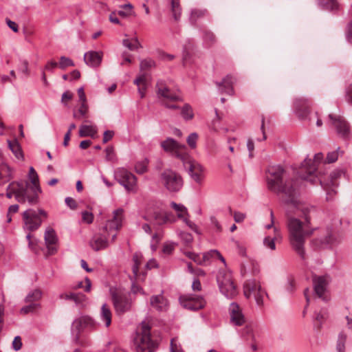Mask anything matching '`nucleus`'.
<instances>
[{
  "label": "nucleus",
  "mask_w": 352,
  "mask_h": 352,
  "mask_svg": "<svg viewBox=\"0 0 352 352\" xmlns=\"http://www.w3.org/2000/svg\"><path fill=\"white\" fill-rule=\"evenodd\" d=\"M267 188L270 190L283 195L287 204H296L299 199L298 180L289 178L287 170L280 165L270 166L266 172Z\"/></svg>",
  "instance_id": "f03ea898"
},
{
  "label": "nucleus",
  "mask_w": 352,
  "mask_h": 352,
  "mask_svg": "<svg viewBox=\"0 0 352 352\" xmlns=\"http://www.w3.org/2000/svg\"><path fill=\"white\" fill-rule=\"evenodd\" d=\"M122 10L118 12V14L122 17H126L131 13L132 6L130 3L118 4Z\"/></svg>",
  "instance_id": "37998d69"
},
{
  "label": "nucleus",
  "mask_w": 352,
  "mask_h": 352,
  "mask_svg": "<svg viewBox=\"0 0 352 352\" xmlns=\"http://www.w3.org/2000/svg\"><path fill=\"white\" fill-rule=\"evenodd\" d=\"M181 115L185 120H191L194 117L192 107L188 104H184L181 109Z\"/></svg>",
  "instance_id": "c03bdc74"
},
{
  "label": "nucleus",
  "mask_w": 352,
  "mask_h": 352,
  "mask_svg": "<svg viewBox=\"0 0 352 352\" xmlns=\"http://www.w3.org/2000/svg\"><path fill=\"white\" fill-rule=\"evenodd\" d=\"M217 280L221 293L228 298H233L239 292L232 278L231 273L226 270H220L217 276Z\"/></svg>",
  "instance_id": "6e6552de"
},
{
  "label": "nucleus",
  "mask_w": 352,
  "mask_h": 352,
  "mask_svg": "<svg viewBox=\"0 0 352 352\" xmlns=\"http://www.w3.org/2000/svg\"><path fill=\"white\" fill-rule=\"evenodd\" d=\"M97 133V128L94 124H82L79 129L80 137L94 138Z\"/></svg>",
  "instance_id": "72a5a7b5"
},
{
  "label": "nucleus",
  "mask_w": 352,
  "mask_h": 352,
  "mask_svg": "<svg viewBox=\"0 0 352 352\" xmlns=\"http://www.w3.org/2000/svg\"><path fill=\"white\" fill-rule=\"evenodd\" d=\"M85 283L86 285L84 287L82 281H79L76 285L72 287V289H80L84 288V290L87 292H90L91 287V283L90 279L88 277H86L85 279Z\"/></svg>",
  "instance_id": "3c124183"
},
{
  "label": "nucleus",
  "mask_w": 352,
  "mask_h": 352,
  "mask_svg": "<svg viewBox=\"0 0 352 352\" xmlns=\"http://www.w3.org/2000/svg\"><path fill=\"white\" fill-rule=\"evenodd\" d=\"M339 150L338 148L336 151L328 153L326 162L329 164L335 162L338 159Z\"/></svg>",
  "instance_id": "bf43d9fd"
},
{
  "label": "nucleus",
  "mask_w": 352,
  "mask_h": 352,
  "mask_svg": "<svg viewBox=\"0 0 352 352\" xmlns=\"http://www.w3.org/2000/svg\"><path fill=\"white\" fill-rule=\"evenodd\" d=\"M58 67V63H56L54 60H50L47 63V64L45 66L44 69L49 71V72H53L54 69Z\"/></svg>",
  "instance_id": "69168bd1"
},
{
  "label": "nucleus",
  "mask_w": 352,
  "mask_h": 352,
  "mask_svg": "<svg viewBox=\"0 0 352 352\" xmlns=\"http://www.w3.org/2000/svg\"><path fill=\"white\" fill-rule=\"evenodd\" d=\"M204 39L208 45H212L216 42L215 36L212 32L206 31L204 34Z\"/></svg>",
  "instance_id": "13d9d810"
},
{
  "label": "nucleus",
  "mask_w": 352,
  "mask_h": 352,
  "mask_svg": "<svg viewBox=\"0 0 352 352\" xmlns=\"http://www.w3.org/2000/svg\"><path fill=\"white\" fill-rule=\"evenodd\" d=\"M65 202L66 205L72 210H75L77 208V206H78L77 203L72 197H66Z\"/></svg>",
  "instance_id": "680f3d73"
},
{
  "label": "nucleus",
  "mask_w": 352,
  "mask_h": 352,
  "mask_svg": "<svg viewBox=\"0 0 352 352\" xmlns=\"http://www.w3.org/2000/svg\"><path fill=\"white\" fill-rule=\"evenodd\" d=\"M206 14V10L194 9L191 11L190 20L192 23H195L199 19L204 17Z\"/></svg>",
  "instance_id": "a18cd8bd"
},
{
  "label": "nucleus",
  "mask_w": 352,
  "mask_h": 352,
  "mask_svg": "<svg viewBox=\"0 0 352 352\" xmlns=\"http://www.w3.org/2000/svg\"><path fill=\"white\" fill-rule=\"evenodd\" d=\"M29 303V305L24 306L21 309L20 311L21 314H27L29 313H33L40 307L39 303Z\"/></svg>",
  "instance_id": "8fccbe9b"
},
{
  "label": "nucleus",
  "mask_w": 352,
  "mask_h": 352,
  "mask_svg": "<svg viewBox=\"0 0 352 352\" xmlns=\"http://www.w3.org/2000/svg\"><path fill=\"white\" fill-rule=\"evenodd\" d=\"M22 347V342L21 338L19 336H17L14 338L13 342H12V348L15 351H19Z\"/></svg>",
  "instance_id": "e2e57ef3"
},
{
  "label": "nucleus",
  "mask_w": 352,
  "mask_h": 352,
  "mask_svg": "<svg viewBox=\"0 0 352 352\" xmlns=\"http://www.w3.org/2000/svg\"><path fill=\"white\" fill-rule=\"evenodd\" d=\"M312 281L316 295L323 300H327V287L328 282L327 278L314 275Z\"/></svg>",
  "instance_id": "aec40b11"
},
{
  "label": "nucleus",
  "mask_w": 352,
  "mask_h": 352,
  "mask_svg": "<svg viewBox=\"0 0 352 352\" xmlns=\"http://www.w3.org/2000/svg\"><path fill=\"white\" fill-rule=\"evenodd\" d=\"M0 171L4 175L5 177H8V179L12 178V170L11 168L4 162L0 164Z\"/></svg>",
  "instance_id": "864d4df0"
},
{
  "label": "nucleus",
  "mask_w": 352,
  "mask_h": 352,
  "mask_svg": "<svg viewBox=\"0 0 352 352\" xmlns=\"http://www.w3.org/2000/svg\"><path fill=\"white\" fill-rule=\"evenodd\" d=\"M143 261V256L140 253H135L133 256V265L132 267L133 272V278L131 277V280L134 279L135 283H133L132 285V291L134 293L138 292L140 289L136 285V283L138 282L143 281L145 279L146 272L144 267H142V263ZM157 267L156 261L153 259L148 261L146 265L145 268L147 270L152 269L153 267Z\"/></svg>",
  "instance_id": "39448f33"
},
{
  "label": "nucleus",
  "mask_w": 352,
  "mask_h": 352,
  "mask_svg": "<svg viewBox=\"0 0 352 352\" xmlns=\"http://www.w3.org/2000/svg\"><path fill=\"white\" fill-rule=\"evenodd\" d=\"M186 168H188L192 178L197 184H201L204 179V168L200 164L192 160L188 155V159L183 162Z\"/></svg>",
  "instance_id": "a211bd4d"
},
{
  "label": "nucleus",
  "mask_w": 352,
  "mask_h": 352,
  "mask_svg": "<svg viewBox=\"0 0 352 352\" xmlns=\"http://www.w3.org/2000/svg\"><path fill=\"white\" fill-rule=\"evenodd\" d=\"M124 221V210L118 208L113 212L111 217V231H119L123 225Z\"/></svg>",
  "instance_id": "7c9ffc66"
},
{
  "label": "nucleus",
  "mask_w": 352,
  "mask_h": 352,
  "mask_svg": "<svg viewBox=\"0 0 352 352\" xmlns=\"http://www.w3.org/2000/svg\"><path fill=\"white\" fill-rule=\"evenodd\" d=\"M42 297V292L38 289H35L30 292L25 297V302L38 303V301Z\"/></svg>",
  "instance_id": "ea45409f"
},
{
  "label": "nucleus",
  "mask_w": 352,
  "mask_h": 352,
  "mask_svg": "<svg viewBox=\"0 0 352 352\" xmlns=\"http://www.w3.org/2000/svg\"><path fill=\"white\" fill-rule=\"evenodd\" d=\"M346 340V335L344 333H340L336 346L338 352H344Z\"/></svg>",
  "instance_id": "de8ad7c7"
},
{
  "label": "nucleus",
  "mask_w": 352,
  "mask_h": 352,
  "mask_svg": "<svg viewBox=\"0 0 352 352\" xmlns=\"http://www.w3.org/2000/svg\"><path fill=\"white\" fill-rule=\"evenodd\" d=\"M170 10L174 19L177 21L181 16L182 7L180 5V0H170Z\"/></svg>",
  "instance_id": "c9c22d12"
},
{
  "label": "nucleus",
  "mask_w": 352,
  "mask_h": 352,
  "mask_svg": "<svg viewBox=\"0 0 352 352\" xmlns=\"http://www.w3.org/2000/svg\"><path fill=\"white\" fill-rule=\"evenodd\" d=\"M28 182L19 181L23 186H25V192L30 196V204L35 205L39 201L38 195L42 192L39 184V178L34 167L30 166L28 173Z\"/></svg>",
  "instance_id": "1a4fd4ad"
},
{
  "label": "nucleus",
  "mask_w": 352,
  "mask_h": 352,
  "mask_svg": "<svg viewBox=\"0 0 352 352\" xmlns=\"http://www.w3.org/2000/svg\"><path fill=\"white\" fill-rule=\"evenodd\" d=\"M97 324V322L89 316H82L75 319L72 323V329L74 343L82 347L87 346L89 344V341L81 335V333L85 330H94Z\"/></svg>",
  "instance_id": "7ed1b4c3"
},
{
  "label": "nucleus",
  "mask_w": 352,
  "mask_h": 352,
  "mask_svg": "<svg viewBox=\"0 0 352 352\" xmlns=\"http://www.w3.org/2000/svg\"><path fill=\"white\" fill-rule=\"evenodd\" d=\"M129 296V293L123 289L116 288L111 291V301L117 316H120L130 310L131 302Z\"/></svg>",
  "instance_id": "9d476101"
},
{
  "label": "nucleus",
  "mask_w": 352,
  "mask_h": 352,
  "mask_svg": "<svg viewBox=\"0 0 352 352\" xmlns=\"http://www.w3.org/2000/svg\"><path fill=\"white\" fill-rule=\"evenodd\" d=\"M150 331L148 322H142L134 340L136 352H154L157 348L158 344L151 338Z\"/></svg>",
  "instance_id": "20e7f679"
},
{
  "label": "nucleus",
  "mask_w": 352,
  "mask_h": 352,
  "mask_svg": "<svg viewBox=\"0 0 352 352\" xmlns=\"http://www.w3.org/2000/svg\"><path fill=\"white\" fill-rule=\"evenodd\" d=\"M232 84V77L227 76L221 82L218 83L217 85L221 92L231 95L233 91Z\"/></svg>",
  "instance_id": "473e14b6"
},
{
  "label": "nucleus",
  "mask_w": 352,
  "mask_h": 352,
  "mask_svg": "<svg viewBox=\"0 0 352 352\" xmlns=\"http://www.w3.org/2000/svg\"><path fill=\"white\" fill-rule=\"evenodd\" d=\"M155 67V62L151 58L142 60L140 65V74L148 73V72Z\"/></svg>",
  "instance_id": "58836bf2"
},
{
  "label": "nucleus",
  "mask_w": 352,
  "mask_h": 352,
  "mask_svg": "<svg viewBox=\"0 0 352 352\" xmlns=\"http://www.w3.org/2000/svg\"><path fill=\"white\" fill-rule=\"evenodd\" d=\"M8 144L9 148L12 151V152L17 159L23 158V152L21 146L17 140H14L13 141H11L8 140Z\"/></svg>",
  "instance_id": "e433bc0d"
},
{
  "label": "nucleus",
  "mask_w": 352,
  "mask_h": 352,
  "mask_svg": "<svg viewBox=\"0 0 352 352\" xmlns=\"http://www.w3.org/2000/svg\"><path fill=\"white\" fill-rule=\"evenodd\" d=\"M47 213L43 209H28L22 214L23 228L29 232L35 231L41 227L43 219H47Z\"/></svg>",
  "instance_id": "423d86ee"
},
{
  "label": "nucleus",
  "mask_w": 352,
  "mask_h": 352,
  "mask_svg": "<svg viewBox=\"0 0 352 352\" xmlns=\"http://www.w3.org/2000/svg\"><path fill=\"white\" fill-rule=\"evenodd\" d=\"M161 146L166 152L170 153L173 155L185 162L188 159V153L186 146L179 144L173 138H168L161 142Z\"/></svg>",
  "instance_id": "4468645a"
},
{
  "label": "nucleus",
  "mask_w": 352,
  "mask_h": 352,
  "mask_svg": "<svg viewBox=\"0 0 352 352\" xmlns=\"http://www.w3.org/2000/svg\"><path fill=\"white\" fill-rule=\"evenodd\" d=\"M265 291L261 288L259 282L255 279H250L245 281L243 285V294L247 298H250L251 296L254 298L258 306L263 304V296Z\"/></svg>",
  "instance_id": "ddd939ff"
},
{
  "label": "nucleus",
  "mask_w": 352,
  "mask_h": 352,
  "mask_svg": "<svg viewBox=\"0 0 352 352\" xmlns=\"http://www.w3.org/2000/svg\"><path fill=\"white\" fill-rule=\"evenodd\" d=\"M6 195L8 199L14 197L19 203L23 204L28 201L30 204V196L25 192V186L19 182H12L6 188Z\"/></svg>",
  "instance_id": "2eb2a0df"
},
{
  "label": "nucleus",
  "mask_w": 352,
  "mask_h": 352,
  "mask_svg": "<svg viewBox=\"0 0 352 352\" xmlns=\"http://www.w3.org/2000/svg\"><path fill=\"white\" fill-rule=\"evenodd\" d=\"M101 318L105 320L106 326L110 325V309L106 303L103 304L101 308Z\"/></svg>",
  "instance_id": "09e8293b"
},
{
  "label": "nucleus",
  "mask_w": 352,
  "mask_h": 352,
  "mask_svg": "<svg viewBox=\"0 0 352 352\" xmlns=\"http://www.w3.org/2000/svg\"><path fill=\"white\" fill-rule=\"evenodd\" d=\"M283 239V236L280 230L278 228H274L273 230V234H267L265 236L263 241V244L265 248L271 251L276 250V243H280Z\"/></svg>",
  "instance_id": "b1692460"
},
{
  "label": "nucleus",
  "mask_w": 352,
  "mask_h": 352,
  "mask_svg": "<svg viewBox=\"0 0 352 352\" xmlns=\"http://www.w3.org/2000/svg\"><path fill=\"white\" fill-rule=\"evenodd\" d=\"M322 159L323 155L320 153L314 155V160L306 159L300 168L301 173H303L301 175L302 178L309 180L313 184H316V179L318 178L317 167Z\"/></svg>",
  "instance_id": "9b49d317"
},
{
  "label": "nucleus",
  "mask_w": 352,
  "mask_h": 352,
  "mask_svg": "<svg viewBox=\"0 0 352 352\" xmlns=\"http://www.w3.org/2000/svg\"><path fill=\"white\" fill-rule=\"evenodd\" d=\"M115 179L124 187L129 192H136L138 190L136 177L124 168H118L114 173Z\"/></svg>",
  "instance_id": "f8f14e48"
},
{
  "label": "nucleus",
  "mask_w": 352,
  "mask_h": 352,
  "mask_svg": "<svg viewBox=\"0 0 352 352\" xmlns=\"http://www.w3.org/2000/svg\"><path fill=\"white\" fill-rule=\"evenodd\" d=\"M89 107L86 102H80V106L77 110L74 111V118L78 120L87 118L88 114Z\"/></svg>",
  "instance_id": "f704fd0d"
},
{
  "label": "nucleus",
  "mask_w": 352,
  "mask_h": 352,
  "mask_svg": "<svg viewBox=\"0 0 352 352\" xmlns=\"http://www.w3.org/2000/svg\"><path fill=\"white\" fill-rule=\"evenodd\" d=\"M198 140V135L196 133H192L187 138V143L191 148H195L197 146V141Z\"/></svg>",
  "instance_id": "6e6d98bb"
},
{
  "label": "nucleus",
  "mask_w": 352,
  "mask_h": 352,
  "mask_svg": "<svg viewBox=\"0 0 352 352\" xmlns=\"http://www.w3.org/2000/svg\"><path fill=\"white\" fill-rule=\"evenodd\" d=\"M230 319L232 323L241 326L245 322V317L242 314L239 306L236 303H232L230 306Z\"/></svg>",
  "instance_id": "cd10ccee"
},
{
  "label": "nucleus",
  "mask_w": 352,
  "mask_h": 352,
  "mask_svg": "<svg viewBox=\"0 0 352 352\" xmlns=\"http://www.w3.org/2000/svg\"><path fill=\"white\" fill-rule=\"evenodd\" d=\"M294 106L296 113L299 118L301 119L307 118L310 111V104L307 100L298 98L295 100Z\"/></svg>",
  "instance_id": "bb28decb"
},
{
  "label": "nucleus",
  "mask_w": 352,
  "mask_h": 352,
  "mask_svg": "<svg viewBox=\"0 0 352 352\" xmlns=\"http://www.w3.org/2000/svg\"><path fill=\"white\" fill-rule=\"evenodd\" d=\"M102 58V54L100 52L89 51L84 55V61L89 67H98Z\"/></svg>",
  "instance_id": "c85d7f7f"
},
{
  "label": "nucleus",
  "mask_w": 352,
  "mask_h": 352,
  "mask_svg": "<svg viewBox=\"0 0 352 352\" xmlns=\"http://www.w3.org/2000/svg\"><path fill=\"white\" fill-rule=\"evenodd\" d=\"M342 175V170H336L332 172L329 175L328 181H326L323 177H318L316 179V183L318 182L324 189L328 190L329 188L338 186V179L340 178Z\"/></svg>",
  "instance_id": "393cba45"
},
{
  "label": "nucleus",
  "mask_w": 352,
  "mask_h": 352,
  "mask_svg": "<svg viewBox=\"0 0 352 352\" xmlns=\"http://www.w3.org/2000/svg\"><path fill=\"white\" fill-rule=\"evenodd\" d=\"M162 180L167 190L171 192L178 191L183 184L180 175L171 170H166L162 173Z\"/></svg>",
  "instance_id": "dca6fc26"
},
{
  "label": "nucleus",
  "mask_w": 352,
  "mask_h": 352,
  "mask_svg": "<svg viewBox=\"0 0 352 352\" xmlns=\"http://www.w3.org/2000/svg\"><path fill=\"white\" fill-rule=\"evenodd\" d=\"M123 45L131 51L137 50L138 49L142 47L137 38L132 39H124Z\"/></svg>",
  "instance_id": "a19ab883"
},
{
  "label": "nucleus",
  "mask_w": 352,
  "mask_h": 352,
  "mask_svg": "<svg viewBox=\"0 0 352 352\" xmlns=\"http://www.w3.org/2000/svg\"><path fill=\"white\" fill-rule=\"evenodd\" d=\"M184 254L188 258L199 265H205L209 263L212 258H219L223 264H226L224 258L217 250H210L205 252L201 257L199 254L188 251L185 252Z\"/></svg>",
  "instance_id": "f3484780"
},
{
  "label": "nucleus",
  "mask_w": 352,
  "mask_h": 352,
  "mask_svg": "<svg viewBox=\"0 0 352 352\" xmlns=\"http://www.w3.org/2000/svg\"><path fill=\"white\" fill-rule=\"evenodd\" d=\"M150 81L151 75L148 73L140 74L134 80V84L137 86L138 93L142 98L145 96Z\"/></svg>",
  "instance_id": "a878e982"
},
{
  "label": "nucleus",
  "mask_w": 352,
  "mask_h": 352,
  "mask_svg": "<svg viewBox=\"0 0 352 352\" xmlns=\"http://www.w3.org/2000/svg\"><path fill=\"white\" fill-rule=\"evenodd\" d=\"M151 306L160 311H164L168 309L167 300L162 295L154 296L150 300Z\"/></svg>",
  "instance_id": "c756f323"
},
{
  "label": "nucleus",
  "mask_w": 352,
  "mask_h": 352,
  "mask_svg": "<svg viewBox=\"0 0 352 352\" xmlns=\"http://www.w3.org/2000/svg\"><path fill=\"white\" fill-rule=\"evenodd\" d=\"M170 352H184L177 344V340L175 338L172 339L170 342Z\"/></svg>",
  "instance_id": "338daca9"
},
{
  "label": "nucleus",
  "mask_w": 352,
  "mask_h": 352,
  "mask_svg": "<svg viewBox=\"0 0 352 352\" xmlns=\"http://www.w3.org/2000/svg\"><path fill=\"white\" fill-rule=\"evenodd\" d=\"M148 164V160L144 159L138 161L135 165V170L138 174H143L147 171V166Z\"/></svg>",
  "instance_id": "79ce46f5"
},
{
  "label": "nucleus",
  "mask_w": 352,
  "mask_h": 352,
  "mask_svg": "<svg viewBox=\"0 0 352 352\" xmlns=\"http://www.w3.org/2000/svg\"><path fill=\"white\" fill-rule=\"evenodd\" d=\"M74 302L80 309H84L89 305L88 298L82 293H76Z\"/></svg>",
  "instance_id": "4c0bfd02"
},
{
  "label": "nucleus",
  "mask_w": 352,
  "mask_h": 352,
  "mask_svg": "<svg viewBox=\"0 0 352 352\" xmlns=\"http://www.w3.org/2000/svg\"><path fill=\"white\" fill-rule=\"evenodd\" d=\"M180 237L186 246H190L192 242L193 238L191 234L187 232H182Z\"/></svg>",
  "instance_id": "4d7b16f0"
},
{
  "label": "nucleus",
  "mask_w": 352,
  "mask_h": 352,
  "mask_svg": "<svg viewBox=\"0 0 352 352\" xmlns=\"http://www.w3.org/2000/svg\"><path fill=\"white\" fill-rule=\"evenodd\" d=\"M176 221L175 217L170 212H164V224L173 223Z\"/></svg>",
  "instance_id": "0e129e2a"
},
{
  "label": "nucleus",
  "mask_w": 352,
  "mask_h": 352,
  "mask_svg": "<svg viewBox=\"0 0 352 352\" xmlns=\"http://www.w3.org/2000/svg\"><path fill=\"white\" fill-rule=\"evenodd\" d=\"M107 244V241L101 235L94 236L90 241L91 247L96 251L105 248Z\"/></svg>",
  "instance_id": "2f4dec72"
},
{
  "label": "nucleus",
  "mask_w": 352,
  "mask_h": 352,
  "mask_svg": "<svg viewBox=\"0 0 352 352\" xmlns=\"http://www.w3.org/2000/svg\"><path fill=\"white\" fill-rule=\"evenodd\" d=\"M162 238V236L160 232H156L153 235L152 240L151 241V248L153 251L156 250L157 248V244L160 243Z\"/></svg>",
  "instance_id": "5fc2aeb1"
},
{
  "label": "nucleus",
  "mask_w": 352,
  "mask_h": 352,
  "mask_svg": "<svg viewBox=\"0 0 352 352\" xmlns=\"http://www.w3.org/2000/svg\"><path fill=\"white\" fill-rule=\"evenodd\" d=\"M181 304L186 309L198 310L204 307L206 301L202 297L186 296L180 298Z\"/></svg>",
  "instance_id": "412c9836"
},
{
  "label": "nucleus",
  "mask_w": 352,
  "mask_h": 352,
  "mask_svg": "<svg viewBox=\"0 0 352 352\" xmlns=\"http://www.w3.org/2000/svg\"><path fill=\"white\" fill-rule=\"evenodd\" d=\"M44 239L47 249V254L49 255L56 254L58 250V236L55 230L50 227L47 228L44 234Z\"/></svg>",
  "instance_id": "6ab92c4d"
},
{
  "label": "nucleus",
  "mask_w": 352,
  "mask_h": 352,
  "mask_svg": "<svg viewBox=\"0 0 352 352\" xmlns=\"http://www.w3.org/2000/svg\"><path fill=\"white\" fill-rule=\"evenodd\" d=\"M287 228L290 245L301 258L305 259V241L314 230L310 222L311 209L300 199L296 204H287Z\"/></svg>",
  "instance_id": "f257e3e1"
},
{
  "label": "nucleus",
  "mask_w": 352,
  "mask_h": 352,
  "mask_svg": "<svg viewBox=\"0 0 352 352\" xmlns=\"http://www.w3.org/2000/svg\"><path fill=\"white\" fill-rule=\"evenodd\" d=\"M170 207L176 212L179 219H182L190 229L197 232V226L188 219L189 214L187 208L184 205L171 202Z\"/></svg>",
  "instance_id": "5701e85b"
},
{
  "label": "nucleus",
  "mask_w": 352,
  "mask_h": 352,
  "mask_svg": "<svg viewBox=\"0 0 352 352\" xmlns=\"http://www.w3.org/2000/svg\"><path fill=\"white\" fill-rule=\"evenodd\" d=\"M157 91L163 104L170 110L180 108L179 103L182 101L181 97L170 89L164 82L157 83Z\"/></svg>",
  "instance_id": "0eeeda50"
},
{
  "label": "nucleus",
  "mask_w": 352,
  "mask_h": 352,
  "mask_svg": "<svg viewBox=\"0 0 352 352\" xmlns=\"http://www.w3.org/2000/svg\"><path fill=\"white\" fill-rule=\"evenodd\" d=\"M73 97V94L69 91H65L61 97V102L66 104L67 101L70 100Z\"/></svg>",
  "instance_id": "774afa93"
},
{
  "label": "nucleus",
  "mask_w": 352,
  "mask_h": 352,
  "mask_svg": "<svg viewBox=\"0 0 352 352\" xmlns=\"http://www.w3.org/2000/svg\"><path fill=\"white\" fill-rule=\"evenodd\" d=\"M151 217L157 224H164V211H155Z\"/></svg>",
  "instance_id": "603ef678"
},
{
  "label": "nucleus",
  "mask_w": 352,
  "mask_h": 352,
  "mask_svg": "<svg viewBox=\"0 0 352 352\" xmlns=\"http://www.w3.org/2000/svg\"><path fill=\"white\" fill-rule=\"evenodd\" d=\"M75 65L74 61L66 56H61L58 63V67L61 69H65L68 67H74Z\"/></svg>",
  "instance_id": "49530a36"
},
{
  "label": "nucleus",
  "mask_w": 352,
  "mask_h": 352,
  "mask_svg": "<svg viewBox=\"0 0 352 352\" xmlns=\"http://www.w3.org/2000/svg\"><path fill=\"white\" fill-rule=\"evenodd\" d=\"M82 218L83 221L87 223H91L94 220L93 214L87 211H84L82 212Z\"/></svg>",
  "instance_id": "052dcab7"
},
{
  "label": "nucleus",
  "mask_w": 352,
  "mask_h": 352,
  "mask_svg": "<svg viewBox=\"0 0 352 352\" xmlns=\"http://www.w3.org/2000/svg\"><path fill=\"white\" fill-rule=\"evenodd\" d=\"M329 118L331 121V124L340 135L342 137L348 135L349 133V126L342 116L330 114Z\"/></svg>",
  "instance_id": "4be33fe9"
}]
</instances>
